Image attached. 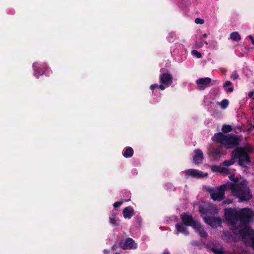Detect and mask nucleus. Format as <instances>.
I'll return each mask as SVG.
<instances>
[{
	"label": "nucleus",
	"instance_id": "obj_31",
	"mask_svg": "<svg viewBox=\"0 0 254 254\" xmlns=\"http://www.w3.org/2000/svg\"><path fill=\"white\" fill-rule=\"evenodd\" d=\"M221 169H221L220 173L224 174H226V175L229 174V170L227 168H226L225 167H221Z\"/></svg>",
	"mask_w": 254,
	"mask_h": 254
},
{
	"label": "nucleus",
	"instance_id": "obj_21",
	"mask_svg": "<svg viewBox=\"0 0 254 254\" xmlns=\"http://www.w3.org/2000/svg\"><path fill=\"white\" fill-rule=\"evenodd\" d=\"M230 38L231 40L236 42L239 41L241 39L240 35L237 32H232L230 34Z\"/></svg>",
	"mask_w": 254,
	"mask_h": 254
},
{
	"label": "nucleus",
	"instance_id": "obj_39",
	"mask_svg": "<svg viewBox=\"0 0 254 254\" xmlns=\"http://www.w3.org/2000/svg\"><path fill=\"white\" fill-rule=\"evenodd\" d=\"M249 38L251 39L252 44L254 45V38L252 36H250Z\"/></svg>",
	"mask_w": 254,
	"mask_h": 254
},
{
	"label": "nucleus",
	"instance_id": "obj_9",
	"mask_svg": "<svg viewBox=\"0 0 254 254\" xmlns=\"http://www.w3.org/2000/svg\"><path fill=\"white\" fill-rule=\"evenodd\" d=\"M240 140L238 136L233 134H229L227 135L223 145L226 149H231L238 147Z\"/></svg>",
	"mask_w": 254,
	"mask_h": 254
},
{
	"label": "nucleus",
	"instance_id": "obj_37",
	"mask_svg": "<svg viewBox=\"0 0 254 254\" xmlns=\"http://www.w3.org/2000/svg\"><path fill=\"white\" fill-rule=\"evenodd\" d=\"M250 125V127L249 128L248 130L249 132L251 131L254 128V125H253L252 123H251Z\"/></svg>",
	"mask_w": 254,
	"mask_h": 254
},
{
	"label": "nucleus",
	"instance_id": "obj_30",
	"mask_svg": "<svg viewBox=\"0 0 254 254\" xmlns=\"http://www.w3.org/2000/svg\"><path fill=\"white\" fill-rule=\"evenodd\" d=\"M191 54L193 56H196L197 58H200L202 57L201 53L195 50H192L191 51Z\"/></svg>",
	"mask_w": 254,
	"mask_h": 254
},
{
	"label": "nucleus",
	"instance_id": "obj_41",
	"mask_svg": "<svg viewBox=\"0 0 254 254\" xmlns=\"http://www.w3.org/2000/svg\"><path fill=\"white\" fill-rule=\"evenodd\" d=\"M212 227H216V223H209Z\"/></svg>",
	"mask_w": 254,
	"mask_h": 254
},
{
	"label": "nucleus",
	"instance_id": "obj_18",
	"mask_svg": "<svg viewBox=\"0 0 254 254\" xmlns=\"http://www.w3.org/2000/svg\"><path fill=\"white\" fill-rule=\"evenodd\" d=\"M134 214V209L131 206L126 207L123 209V216L126 219H130Z\"/></svg>",
	"mask_w": 254,
	"mask_h": 254
},
{
	"label": "nucleus",
	"instance_id": "obj_4",
	"mask_svg": "<svg viewBox=\"0 0 254 254\" xmlns=\"http://www.w3.org/2000/svg\"><path fill=\"white\" fill-rule=\"evenodd\" d=\"M236 187L234 184L222 185L216 188L210 189L208 191L210 194L211 198L214 201H221L225 198V191L227 190H230L234 196L239 195L236 190Z\"/></svg>",
	"mask_w": 254,
	"mask_h": 254
},
{
	"label": "nucleus",
	"instance_id": "obj_19",
	"mask_svg": "<svg viewBox=\"0 0 254 254\" xmlns=\"http://www.w3.org/2000/svg\"><path fill=\"white\" fill-rule=\"evenodd\" d=\"M125 158H130L133 155V150L131 147H127L123 153Z\"/></svg>",
	"mask_w": 254,
	"mask_h": 254
},
{
	"label": "nucleus",
	"instance_id": "obj_14",
	"mask_svg": "<svg viewBox=\"0 0 254 254\" xmlns=\"http://www.w3.org/2000/svg\"><path fill=\"white\" fill-rule=\"evenodd\" d=\"M185 174L187 176H190L195 178H201L204 177L203 173L199 170L190 169L185 171Z\"/></svg>",
	"mask_w": 254,
	"mask_h": 254
},
{
	"label": "nucleus",
	"instance_id": "obj_7",
	"mask_svg": "<svg viewBox=\"0 0 254 254\" xmlns=\"http://www.w3.org/2000/svg\"><path fill=\"white\" fill-rule=\"evenodd\" d=\"M240 222H251L254 221V212L249 208L239 209Z\"/></svg>",
	"mask_w": 254,
	"mask_h": 254
},
{
	"label": "nucleus",
	"instance_id": "obj_12",
	"mask_svg": "<svg viewBox=\"0 0 254 254\" xmlns=\"http://www.w3.org/2000/svg\"><path fill=\"white\" fill-rule=\"evenodd\" d=\"M211 79L209 77L200 78L196 80L197 89L198 90H203L211 83Z\"/></svg>",
	"mask_w": 254,
	"mask_h": 254
},
{
	"label": "nucleus",
	"instance_id": "obj_27",
	"mask_svg": "<svg viewBox=\"0 0 254 254\" xmlns=\"http://www.w3.org/2000/svg\"><path fill=\"white\" fill-rule=\"evenodd\" d=\"M211 250L215 254H225V252L222 249L211 248Z\"/></svg>",
	"mask_w": 254,
	"mask_h": 254
},
{
	"label": "nucleus",
	"instance_id": "obj_26",
	"mask_svg": "<svg viewBox=\"0 0 254 254\" xmlns=\"http://www.w3.org/2000/svg\"><path fill=\"white\" fill-rule=\"evenodd\" d=\"M211 170L213 172L220 173L221 167L217 165H212L210 167Z\"/></svg>",
	"mask_w": 254,
	"mask_h": 254
},
{
	"label": "nucleus",
	"instance_id": "obj_16",
	"mask_svg": "<svg viewBox=\"0 0 254 254\" xmlns=\"http://www.w3.org/2000/svg\"><path fill=\"white\" fill-rule=\"evenodd\" d=\"M203 159V154L202 151L199 149L194 151V155L193 156V162L195 164H198L201 163Z\"/></svg>",
	"mask_w": 254,
	"mask_h": 254
},
{
	"label": "nucleus",
	"instance_id": "obj_23",
	"mask_svg": "<svg viewBox=\"0 0 254 254\" xmlns=\"http://www.w3.org/2000/svg\"><path fill=\"white\" fill-rule=\"evenodd\" d=\"M221 130L223 133H228L232 130V127L231 125H224L222 127Z\"/></svg>",
	"mask_w": 254,
	"mask_h": 254
},
{
	"label": "nucleus",
	"instance_id": "obj_28",
	"mask_svg": "<svg viewBox=\"0 0 254 254\" xmlns=\"http://www.w3.org/2000/svg\"><path fill=\"white\" fill-rule=\"evenodd\" d=\"M221 107L223 109L226 108L229 105V101L227 99H223L220 104Z\"/></svg>",
	"mask_w": 254,
	"mask_h": 254
},
{
	"label": "nucleus",
	"instance_id": "obj_20",
	"mask_svg": "<svg viewBox=\"0 0 254 254\" xmlns=\"http://www.w3.org/2000/svg\"><path fill=\"white\" fill-rule=\"evenodd\" d=\"M182 222H195L191 215L184 213L181 215Z\"/></svg>",
	"mask_w": 254,
	"mask_h": 254
},
{
	"label": "nucleus",
	"instance_id": "obj_36",
	"mask_svg": "<svg viewBox=\"0 0 254 254\" xmlns=\"http://www.w3.org/2000/svg\"><path fill=\"white\" fill-rule=\"evenodd\" d=\"M166 87V86L163 84L158 85V88H159L161 90H164L165 89Z\"/></svg>",
	"mask_w": 254,
	"mask_h": 254
},
{
	"label": "nucleus",
	"instance_id": "obj_5",
	"mask_svg": "<svg viewBox=\"0 0 254 254\" xmlns=\"http://www.w3.org/2000/svg\"><path fill=\"white\" fill-rule=\"evenodd\" d=\"M199 211L204 222H222L219 217L216 216L218 213V209L213 205H200Z\"/></svg>",
	"mask_w": 254,
	"mask_h": 254
},
{
	"label": "nucleus",
	"instance_id": "obj_45",
	"mask_svg": "<svg viewBox=\"0 0 254 254\" xmlns=\"http://www.w3.org/2000/svg\"><path fill=\"white\" fill-rule=\"evenodd\" d=\"M164 254H169V253H165Z\"/></svg>",
	"mask_w": 254,
	"mask_h": 254
},
{
	"label": "nucleus",
	"instance_id": "obj_33",
	"mask_svg": "<svg viewBox=\"0 0 254 254\" xmlns=\"http://www.w3.org/2000/svg\"><path fill=\"white\" fill-rule=\"evenodd\" d=\"M158 84H152L151 85H150V89L152 90H154L155 88H158Z\"/></svg>",
	"mask_w": 254,
	"mask_h": 254
},
{
	"label": "nucleus",
	"instance_id": "obj_6",
	"mask_svg": "<svg viewBox=\"0 0 254 254\" xmlns=\"http://www.w3.org/2000/svg\"><path fill=\"white\" fill-rule=\"evenodd\" d=\"M188 226H191L198 231L201 237L205 238L207 236L206 233L201 228L200 223H178L176 228L178 232L186 233V227Z\"/></svg>",
	"mask_w": 254,
	"mask_h": 254
},
{
	"label": "nucleus",
	"instance_id": "obj_2",
	"mask_svg": "<svg viewBox=\"0 0 254 254\" xmlns=\"http://www.w3.org/2000/svg\"><path fill=\"white\" fill-rule=\"evenodd\" d=\"M229 178L233 182H228L225 185L234 184L236 185V190L240 195H235V196L239 198V201H248L252 199L253 195L246 180H239L238 178L235 177L234 175H230Z\"/></svg>",
	"mask_w": 254,
	"mask_h": 254
},
{
	"label": "nucleus",
	"instance_id": "obj_24",
	"mask_svg": "<svg viewBox=\"0 0 254 254\" xmlns=\"http://www.w3.org/2000/svg\"><path fill=\"white\" fill-rule=\"evenodd\" d=\"M118 214L113 213L110 216V222H117L119 221Z\"/></svg>",
	"mask_w": 254,
	"mask_h": 254
},
{
	"label": "nucleus",
	"instance_id": "obj_8",
	"mask_svg": "<svg viewBox=\"0 0 254 254\" xmlns=\"http://www.w3.org/2000/svg\"><path fill=\"white\" fill-rule=\"evenodd\" d=\"M224 216L227 222H237L239 219V209L228 207L224 209Z\"/></svg>",
	"mask_w": 254,
	"mask_h": 254
},
{
	"label": "nucleus",
	"instance_id": "obj_17",
	"mask_svg": "<svg viewBox=\"0 0 254 254\" xmlns=\"http://www.w3.org/2000/svg\"><path fill=\"white\" fill-rule=\"evenodd\" d=\"M226 137L227 135H225L222 132H218L214 134L212 137V140L215 142L223 145Z\"/></svg>",
	"mask_w": 254,
	"mask_h": 254
},
{
	"label": "nucleus",
	"instance_id": "obj_40",
	"mask_svg": "<svg viewBox=\"0 0 254 254\" xmlns=\"http://www.w3.org/2000/svg\"><path fill=\"white\" fill-rule=\"evenodd\" d=\"M136 219V222H140L141 221V218L140 217H137Z\"/></svg>",
	"mask_w": 254,
	"mask_h": 254
},
{
	"label": "nucleus",
	"instance_id": "obj_38",
	"mask_svg": "<svg viewBox=\"0 0 254 254\" xmlns=\"http://www.w3.org/2000/svg\"><path fill=\"white\" fill-rule=\"evenodd\" d=\"M234 88L233 87H229L228 89L226 90L227 92H232L233 91Z\"/></svg>",
	"mask_w": 254,
	"mask_h": 254
},
{
	"label": "nucleus",
	"instance_id": "obj_13",
	"mask_svg": "<svg viewBox=\"0 0 254 254\" xmlns=\"http://www.w3.org/2000/svg\"><path fill=\"white\" fill-rule=\"evenodd\" d=\"M33 67L34 70V75L37 78H38L40 75H43L47 69V67L45 66H39L38 63H33Z\"/></svg>",
	"mask_w": 254,
	"mask_h": 254
},
{
	"label": "nucleus",
	"instance_id": "obj_15",
	"mask_svg": "<svg viewBox=\"0 0 254 254\" xmlns=\"http://www.w3.org/2000/svg\"><path fill=\"white\" fill-rule=\"evenodd\" d=\"M120 246L123 249H130L136 247L134 242L130 238L127 239L125 242H121Z\"/></svg>",
	"mask_w": 254,
	"mask_h": 254
},
{
	"label": "nucleus",
	"instance_id": "obj_43",
	"mask_svg": "<svg viewBox=\"0 0 254 254\" xmlns=\"http://www.w3.org/2000/svg\"><path fill=\"white\" fill-rule=\"evenodd\" d=\"M204 43H205L206 45H207V44H208V43H207L206 41H205V42H204Z\"/></svg>",
	"mask_w": 254,
	"mask_h": 254
},
{
	"label": "nucleus",
	"instance_id": "obj_42",
	"mask_svg": "<svg viewBox=\"0 0 254 254\" xmlns=\"http://www.w3.org/2000/svg\"><path fill=\"white\" fill-rule=\"evenodd\" d=\"M203 37L206 38L207 37V35L206 33H204L202 35Z\"/></svg>",
	"mask_w": 254,
	"mask_h": 254
},
{
	"label": "nucleus",
	"instance_id": "obj_11",
	"mask_svg": "<svg viewBox=\"0 0 254 254\" xmlns=\"http://www.w3.org/2000/svg\"><path fill=\"white\" fill-rule=\"evenodd\" d=\"M208 154L211 159L214 161H219L222 155L221 147H213L209 148Z\"/></svg>",
	"mask_w": 254,
	"mask_h": 254
},
{
	"label": "nucleus",
	"instance_id": "obj_29",
	"mask_svg": "<svg viewBox=\"0 0 254 254\" xmlns=\"http://www.w3.org/2000/svg\"><path fill=\"white\" fill-rule=\"evenodd\" d=\"M239 75L236 70H234L232 72V73L231 75V78L233 80H236L239 78Z\"/></svg>",
	"mask_w": 254,
	"mask_h": 254
},
{
	"label": "nucleus",
	"instance_id": "obj_35",
	"mask_svg": "<svg viewBox=\"0 0 254 254\" xmlns=\"http://www.w3.org/2000/svg\"><path fill=\"white\" fill-rule=\"evenodd\" d=\"M254 95V90L251 91L249 92L248 96H249V98H253Z\"/></svg>",
	"mask_w": 254,
	"mask_h": 254
},
{
	"label": "nucleus",
	"instance_id": "obj_34",
	"mask_svg": "<svg viewBox=\"0 0 254 254\" xmlns=\"http://www.w3.org/2000/svg\"><path fill=\"white\" fill-rule=\"evenodd\" d=\"M232 85V83L231 81H226L224 84H223V87H226L227 86H231Z\"/></svg>",
	"mask_w": 254,
	"mask_h": 254
},
{
	"label": "nucleus",
	"instance_id": "obj_10",
	"mask_svg": "<svg viewBox=\"0 0 254 254\" xmlns=\"http://www.w3.org/2000/svg\"><path fill=\"white\" fill-rule=\"evenodd\" d=\"M165 69L162 68L160 69L161 74L159 76V82L164 84L167 87L171 85L173 83V75L169 72H165Z\"/></svg>",
	"mask_w": 254,
	"mask_h": 254
},
{
	"label": "nucleus",
	"instance_id": "obj_22",
	"mask_svg": "<svg viewBox=\"0 0 254 254\" xmlns=\"http://www.w3.org/2000/svg\"><path fill=\"white\" fill-rule=\"evenodd\" d=\"M235 160L233 157L231 156V159L230 160H225L222 163V165L224 166H229L233 165L235 163Z\"/></svg>",
	"mask_w": 254,
	"mask_h": 254
},
{
	"label": "nucleus",
	"instance_id": "obj_25",
	"mask_svg": "<svg viewBox=\"0 0 254 254\" xmlns=\"http://www.w3.org/2000/svg\"><path fill=\"white\" fill-rule=\"evenodd\" d=\"M129 200H130L129 199L121 200L120 201H116L114 203L113 206L115 208H117L118 207H120L121 206V205L124 203V201H128Z\"/></svg>",
	"mask_w": 254,
	"mask_h": 254
},
{
	"label": "nucleus",
	"instance_id": "obj_44",
	"mask_svg": "<svg viewBox=\"0 0 254 254\" xmlns=\"http://www.w3.org/2000/svg\"><path fill=\"white\" fill-rule=\"evenodd\" d=\"M205 176H207V174H205Z\"/></svg>",
	"mask_w": 254,
	"mask_h": 254
},
{
	"label": "nucleus",
	"instance_id": "obj_1",
	"mask_svg": "<svg viewBox=\"0 0 254 254\" xmlns=\"http://www.w3.org/2000/svg\"><path fill=\"white\" fill-rule=\"evenodd\" d=\"M234 234L247 246L254 248V230L247 223H230Z\"/></svg>",
	"mask_w": 254,
	"mask_h": 254
},
{
	"label": "nucleus",
	"instance_id": "obj_3",
	"mask_svg": "<svg viewBox=\"0 0 254 254\" xmlns=\"http://www.w3.org/2000/svg\"><path fill=\"white\" fill-rule=\"evenodd\" d=\"M253 152V148L250 145L237 147L233 150L232 157L234 158L235 162L237 161L239 166L246 168L247 165L251 163L250 154Z\"/></svg>",
	"mask_w": 254,
	"mask_h": 254
},
{
	"label": "nucleus",
	"instance_id": "obj_32",
	"mask_svg": "<svg viewBox=\"0 0 254 254\" xmlns=\"http://www.w3.org/2000/svg\"><path fill=\"white\" fill-rule=\"evenodd\" d=\"M195 22L196 24H202L204 23V20L203 19L200 18H196L195 19Z\"/></svg>",
	"mask_w": 254,
	"mask_h": 254
}]
</instances>
